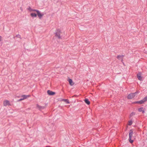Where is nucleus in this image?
Masks as SVG:
<instances>
[{"label":"nucleus","mask_w":147,"mask_h":147,"mask_svg":"<svg viewBox=\"0 0 147 147\" xmlns=\"http://www.w3.org/2000/svg\"><path fill=\"white\" fill-rule=\"evenodd\" d=\"M55 34L56 37L60 39L62 37L65 35V32L62 30L58 29L56 30Z\"/></svg>","instance_id":"1"},{"label":"nucleus","mask_w":147,"mask_h":147,"mask_svg":"<svg viewBox=\"0 0 147 147\" xmlns=\"http://www.w3.org/2000/svg\"><path fill=\"white\" fill-rule=\"evenodd\" d=\"M138 93V92L135 93H131L128 95L127 98L128 99H131L133 98Z\"/></svg>","instance_id":"2"},{"label":"nucleus","mask_w":147,"mask_h":147,"mask_svg":"<svg viewBox=\"0 0 147 147\" xmlns=\"http://www.w3.org/2000/svg\"><path fill=\"white\" fill-rule=\"evenodd\" d=\"M133 132L132 129H131L129 131V141L131 143H132L133 142V140L131 139L132 137L133 136Z\"/></svg>","instance_id":"3"},{"label":"nucleus","mask_w":147,"mask_h":147,"mask_svg":"<svg viewBox=\"0 0 147 147\" xmlns=\"http://www.w3.org/2000/svg\"><path fill=\"white\" fill-rule=\"evenodd\" d=\"M30 96V95H22L21 97L22 98L20 99H19L18 100V101H20L22 100H23L24 99H26L28 98Z\"/></svg>","instance_id":"4"},{"label":"nucleus","mask_w":147,"mask_h":147,"mask_svg":"<svg viewBox=\"0 0 147 147\" xmlns=\"http://www.w3.org/2000/svg\"><path fill=\"white\" fill-rule=\"evenodd\" d=\"M31 11L36 12L38 16L40 18H41L43 15V14H41L40 13V12L38 10H31Z\"/></svg>","instance_id":"5"},{"label":"nucleus","mask_w":147,"mask_h":147,"mask_svg":"<svg viewBox=\"0 0 147 147\" xmlns=\"http://www.w3.org/2000/svg\"><path fill=\"white\" fill-rule=\"evenodd\" d=\"M3 105L5 106L11 105L9 101L7 100H5L3 102Z\"/></svg>","instance_id":"6"},{"label":"nucleus","mask_w":147,"mask_h":147,"mask_svg":"<svg viewBox=\"0 0 147 147\" xmlns=\"http://www.w3.org/2000/svg\"><path fill=\"white\" fill-rule=\"evenodd\" d=\"M31 10L32 9H30V11L32 12L30 14L31 16L32 17H36L37 16L36 13V12L31 11Z\"/></svg>","instance_id":"7"},{"label":"nucleus","mask_w":147,"mask_h":147,"mask_svg":"<svg viewBox=\"0 0 147 147\" xmlns=\"http://www.w3.org/2000/svg\"><path fill=\"white\" fill-rule=\"evenodd\" d=\"M147 100V97H145L142 100L138 101L136 102V103H140V104H142L144 102L146 101Z\"/></svg>","instance_id":"8"},{"label":"nucleus","mask_w":147,"mask_h":147,"mask_svg":"<svg viewBox=\"0 0 147 147\" xmlns=\"http://www.w3.org/2000/svg\"><path fill=\"white\" fill-rule=\"evenodd\" d=\"M137 77L138 79L140 80H142V77L141 76V73L140 72L139 73L137 74Z\"/></svg>","instance_id":"9"},{"label":"nucleus","mask_w":147,"mask_h":147,"mask_svg":"<svg viewBox=\"0 0 147 147\" xmlns=\"http://www.w3.org/2000/svg\"><path fill=\"white\" fill-rule=\"evenodd\" d=\"M47 92L48 94L49 95H54L55 94V92L49 90H48Z\"/></svg>","instance_id":"10"},{"label":"nucleus","mask_w":147,"mask_h":147,"mask_svg":"<svg viewBox=\"0 0 147 147\" xmlns=\"http://www.w3.org/2000/svg\"><path fill=\"white\" fill-rule=\"evenodd\" d=\"M68 81L69 82V84L71 86H73L74 85V83L72 81V80L71 79H69L68 80Z\"/></svg>","instance_id":"11"},{"label":"nucleus","mask_w":147,"mask_h":147,"mask_svg":"<svg viewBox=\"0 0 147 147\" xmlns=\"http://www.w3.org/2000/svg\"><path fill=\"white\" fill-rule=\"evenodd\" d=\"M123 57V55H118L117 56V58L119 60H122Z\"/></svg>","instance_id":"12"},{"label":"nucleus","mask_w":147,"mask_h":147,"mask_svg":"<svg viewBox=\"0 0 147 147\" xmlns=\"http://www.w3.org/2000/svg\"><path fill=\"white\" fill-rule=\"evenodd\" d=\"M138 111L139 112H142L143 113H144V109L143 107L139 109Z\"/></svg>","instance_id":"13"},{"label":"nucleus","mask_w":147,"mask_h":147,"mask_svg":"<svg viewBox=\"0 0 147 147\" xmlns=\"http://www.w3.org/2000/svg\"><path fill=\"white\" fill-rule=\"evenodd\" d=\"M36 106L37 108L40 110L43 109L44 108V107L40 106L38 105H37Z\"/></svg>","instance_id":"14"},{"label":"nucleus","mask_w":147,"mask_h":147,"mask_svg":"<svg viewBox=\"0 0 147 147\" xmlns=\"http://www.w3.org/2000/svg\"><path fill=\"white\" fill-rule=\"evenodd\" d=\"M85 102L88 105L90 104V102L88 99H86L84 100Z\"/></svg>","instance_id":"15"},{"label":"nucleus","mask_w":147,"mask_h":147,"mask_svg":"<svg viewBox=\"0 0 147 147\" xmlns=\"http://www.w3.org/2000/svg\"><path fill=\"white\" fill-rule=\"evenodd\" d=\"M62 100L65 101L66 102L67 104H69V100L67 99H63Z\"/></svg>","instance_id":"16"},{"label":"nucleus","mask_w":147,"mask_h":147,"mask_svg":"<svg viewBox=\"0 0 147 147\" xmlns=\"http://www.w3.org/2000/svg\"><path fill=\"white\" fill-rule=\"evenodd\" d=\"M132 123H133V122L132 121H131V120L129 121H128V125H132Z\"/></svg>","instance_id":"17"},{"label":"nucleus","mask_w":147,"mask_h":147,"mask_svg":"<svg viewBox=\"0 0 147 147\" xmlns=\"http://www.w3.org/2000/svg\"><path fill=\"white\" fill-rule=\"evenodd\" d=\"M134 114H134V113H132L131 114V115H134Z\"/></svg>","instance_id":"18"},{"label":"nucleus","mask_w":147,"mask_h":147,"mask_svg":"<svg viewBox=\"0 0 147 147\" xmlns=\"http://www.w3.org/2000/svg\"><path fill=\"white\" fill-rule=\"evenodd\" d=\"M2 39V37L1 36H0V41H1Z\"/></svg>","instance_id":"19"}]
</instances>
